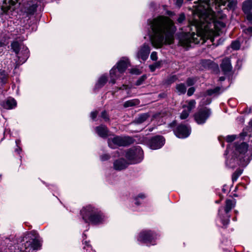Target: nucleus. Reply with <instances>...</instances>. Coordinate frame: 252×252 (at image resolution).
I'll list each match as a JSON object with an SVG mask.
<instances>
[{
  "label": "nucleus",
  "instance_id": "21",
  "mask_svg": "<svg viewBox=\"0 0 252 252\" xmlns=\"http://www.w3.org/2000/svg\"><path fill=\"white\" fill-rule=\"evenodd\" d=\"M220 67L224 73L230 71L232 69V66L230 59L229 58L224 59L220 65Z\"/></svg>",
  "mask_w": 252,
  "mask_h": 252
},
{
  "label": "nucleus",
  "instance_id": "20",
  "mask_svg": "<svg viewBox=\"0 0 252 252\" xmlns=\"http://www.w3.org/2000/svg\"><path fill=\"white\" fill-rule=\"evenodd\" d=\"M128 165V163L123 158L115 161L114 163V167L117 170L125 169Z\"/></svg>",
  "mask_w": 252,
  "mask_h": 252
},
{
  "label": "nucleus",
  "instance_id": "25",
  "mask_svg": "<svg viewBox=\"0 0 252 252\" xmlns=\"http://www.w3.org/2000/svg\"><path fill=\"white\" fill-rule=\"evenodd\" d=\"M107 81V77L106 76H105L104 75H102L98 79L97 82L96 83V84L95 85V88L97 89L101 88L105 84Z\"/></svg>",
  "mask_w": 252,
  "mask_h": 252
},
{
  "label": "nucleus",
  "instance_id": "13",
  "mask_svg": "<svg viewBox=\"0 0 252 252\" xmlns=\"http://www.w3.org/2000/svg\"><path fill=\"white\" fill-rule=\"evenodd\" d=\"M211 114L210 109L205 108L199 110L194 116L195 120L198 124H203Z\"/></svg>",
  "mask_w": 252,
  "mask_h": 252
},
{
  "label": "nucleus",
  "instance_id": "41",
  "mask_svg": "<svg viewBox=\"0 0 252 252\" xmlns=\"http://www.w3.org/2000/svg\"><path fill=\"white\" fill-rule=\"evenodd\" d=\"M83 244L84 245V249H86V251L92 250L91 247L90 245L89 244V243L87 241L83 242Z\"/></svg>",
  "mask_w": 252,
  "mask_h": 252
},
{
  "label": "nucleus",
  "instance_id": "45",
  "mask_svg": "<svg viewBox=\"0 0 252 252\" xmlns=\"http://www.w3.org/2000/svg\"><path fill=\"white\" fill-rule=\"evenodd\" d=\"M202 63L204 66H206V65H208V67H209L210 65H212L213 64V63L210 60L204 61Z\"/></svg>",
  "mask_w": 252,
  "mask_h": 252
},
{
  "label": "nucleus",
  "instance_id": "24",
  "mask_svg": "<svg viewBox=\"0 0 252 252\" xmlns=\"http://www.w3.org/2000/svg\"><path fill=\"white\" fill-rule=\"evenodd\" d=\"M225 203L226 204L224 211L225 213L227 214L234 207L235 202L232 200L227 199L226 200Z\"/></svg>",
  "mask_w": 252,
  "mask_h": 252
},
{
  "label": "nucleus",
  "instance_id": "54",
  "mask_svg": "<svg viewBox=\"0 0 252 252\" xmlns=\"http://www.w3.org/2000/svg\"><path fill=\"white\" fill-rule=\"evenodd\" d=\"M235 172L237 173V174L240 176L242 173V170L239 169L237 170Z\"/></svg>",
  "mask_w": 252,
  "mask_h": 252
},
{
  "label": "nucleus",
  "instance_id": "12",
  "mask_svg": "<svg viewBox=\"0 0 252 252\" xmlns=\"http://www.w3.org/2000/svg\"><path fill=\"white\" fill-rule=\"evenodd\" d=\"M20 3V0H3L1 10L4 13L13 11Z\"/></svg>",
  "mask_w": 252,
  "mask_h": 252
},
{
  "label": "nucleus",
  "instance_id": "27",
  "mask_svg": "<svg viewBox=\"0 0 252 252\" xmlns=\"http://www.w3.org/2000/svg\"><path fill=\"white\" fill-rule=\"evenodd\" d=\"M176 90L179 94H184L186 92L187 88L185 85L183 83H180L176 85Z\"/></svg>",
  "mask_w": 252,
  "mask_h": 252
},
{
  "label": "nucleus",
  "instance_id": "15",
  "mask_svg": "<svg viewBox=\"0 0 252 252\" xmlns=\"http://www.w3.org/2000/svg\"><path fill=\"white\" fill-rule=\"evenodd\" d=\"M175 134L180 138H185L188 137L190 133V128L185 125H180L174 131Z\"/></svg>",
  "mask_w": 252,
  "mask_h": 252
},
{
  "label": "nucleus",
  "instance_id": "3",
  "mask_svg": "<svg viewBox=\"0 0 252 252\" xmlns=\"http://www.w3.org/2000/svg\"><path fill=\"white\" fill-rule=\"evenodd\" d=\"M40 246L36 236L32 233L13 239L7 246L10 252H35L40 249Z\"/></svg>",
  "mask_w": 252,
  "mask_h": 252
},
{
  "label": "nucleus",
  "instance_id": "22",
  "mask_svg": "<svg viewBox=\"0 0 252 252\" xmlns=\"http://www.w3.org/2000/svg\"><path fill=\"white\" fill-rule=\"evenodd\" d=\"M16 100L12 98H9L6 101L1 103L2 107L7 109H10L16 106Z\"/></svg>",
  "mask_w": 252,
  "mask_h": 252
},
{
  "label": "nucleus",
  "instance_id": "35",
  "mask_svg": "<svg viewBox=\"0 0 252 252\" xmlns=\"http://www.w3.org/2000/svg\"><path fill=\"white\" fill-rule=\"evenodd\" d=\"M147 77L146 75H143L141 76L136 82V85L137 86L140 85L142 84L143 82L146 79Z\"/></svg>",
  "mask_w": 252,
  "mask_h": 252
},
{
  "label": "nucleus",
  "instance_id": "52",
  "mask_svg": "<svg viewBox=\"0 0 252 252\" xmlns=\"http://www.w3.org/2000/svg\"><path fill=\"white\" fill-rule=\"evenodd\" d=\"M20 143V141L19 140H16V144L17 147H18V149H16L15 150V151L18 153H19V152L21 151V149L20 147H19V146H18V145Z\"/></svg>",
  "mask_w": 252,
  "mask_h": 252
},
{
  "label": "nucleus",
  "instance_id": "11",
  "mask_svg": "<svg viewBox=\"0 0 252 252\" xmlns=\"http://www.w3.org/2000/svg\"><path fill=\"white\" fill-rule=\"evenodd\" d=\"M155 238V235L151 231L144 230L141 231L138 237V241L145 243L147 245H154L153 241Z\"/></svg>",
  "mask_w": 252,
  "mask_h": 252
},
{
  "label": "nucleus",
  "instance_id": "28",
  "mask_svg": "<svg viewBox=\"0 0 252 252\" xmlns=\"http://www.w3.org/2000/svg\"><path fill=\"white\" fill-rule=\"evenodd\" d=\"M8 78V74L4 70L0 71V83L2 84H5Z\"/></svg>",
  "mask_w": 252,
  "mask_h": 252
},
{
  "label": "nucleus",
  "instance_id": "40",
  "mask_svg": "<svg viewBox=\"0 0 252 252\" xmlns=\"http://www.w3.org/2000/svg\"><path fill=\"white\" fill-rule=\"evenodd\" d=\"M146 196L144 194H143V193H140L139 194L137 197L136 198V201H135V204H137V205H139L140 204V202L138 201V199L139 198H145Z\"/></svg>",
  "mask_w": 252,
  "mask_h": 252
},
{
  "label": "nucleus",
  "instance_id": "1",
  "mask_svg": "<svg viewBox=\"0 0 252 252\" xmlns=\"http://www.w3.org/2000/svg\"><path fill=\"white\" fill-rule=\"evenodd\" d=\"M195 7V15L190 23V30L194 32H181L179 35V43L184 47L190 44L203 43L206 39L213 42L215 36L223 33L226 26V15L221 12L220 7L227 4L230 9L236 5L231 0H199Z\"/></svg>",
  "mask_w": 252,
  "mask_h": 252
},
{
  "label": "nucleus",
  "instance_id": "23",
  "mask_svg": "<svg viewBox=\"0 0 252 252\" xmlns=\"http://www.w3.org/2000/svg\"><path fill=\"white\" fill-rule=\"evenodd\" d=\"M149 117L148 113H144L140 115L134 121V124H140L145 122Z\"/></svg>",
  "mask_w": 252,
  "mask_h": 252
},
{
  "label": "nucleus",
  "instance_id": "18",
  "mask_svg": "<svg viewBox=\"0 0 252 252\" xmlns=\"http://www.w3.org/2000/svg\"><path fill=\"white\" fill-rule=\"evenodd\" d=\"M165 140L162 136H158L151 139L150 147L151 149L157 150L160 148L164 144Z\"/></svg>",
  "mask_w": 252,
  "mask_h": 252
},
{
  "label": "nucleus",
  "instance_id": "33",
  "mask_svg": "<svg viewBox=\"0 0 252 252\" xmlns=\"http://www.w3.org/2000/svg\"><path fill=\"white\" fill-rule=\"evenodd\" d=\"M185 20V15L184 13L179 14L178 18L177 19V23L179 24L182 23Z\"/></svg>",
  "mask_w": 252,
  "mask_h": 252
},
{
  "label": "nucleus",
  "instance_id": "9",
  "mask_svg": "<svg viewBox=\"0 0 252 252\" xmlns=\"http://www.w3.org/2000/svg\"><path fill=\"white\" fill-rule=\"evenodd\" d=\"M126 157L129 163L135 164L139 163L143 159V152L139 146H135L129 149L126 154Z\"/></svg>",
  "mask_w": 252,
  "mask_h": 252
},
{
  "label": "nucleus",
  "instance_id": "31",
  "mask_svg": "<svg viewBox=\"0 0 252 252\" xmlns=\"http://www.w3.org/2000/svg\"><path fill=\"white\" fill-rule=\"evenodd\" d=\"M161 65V62H158L155 63L150 65L149 66V68L151 71L153 72L154 71L156 68H159L160 67Z\"/></svg>",
  "mask_w": 252,
  "mask_h": 252
},
{
  "label": "nucleus",
  "instance_id": "4",
  "mask_svg": "<svg viewBox=\"0 0 252 252\" xmlns=\"http://www.w3.org/2000/svg\"><path fill=\"white\" fill-rule=\"evenodd\" d=\"M248 145L244 142H235L229 144L226 152L234 154L240 158V163L242 167L247 166L251 160V156L246 154Z\"/></svg>",
  "mask_w": 252,
  "mask_h": 252
},
{
  "label": "nucleus",
  "instance_id": "19",
  "mask_svg": "<svg viewBox=\"0 0 252 252\" xmlns=\"http://www.w3.org/2000/svg\"><path fill=\"white\" fill-rule=\"evenodd\" d=\"M95 130L97 135L102 138H106L108 135L109 130L104 125L96 126L95 128Z\"/></svg>",
  "mask_w": 252,
  "mask_h": 252
},
{
  "label": "nucleus",
  "instance_id": "57",
  "mask_svg": "<svg viewBox=\"0 0 252 252\" xmlns=\"http://www.w3.org/2000/svg\"><path fill=\"white\" fill-rule=\"evenodd\" d=\"M3 44V43H2V42H0V47L2 46Z\"/></svg>",
  "mask_w": 252,
  "mask_h": 252
},
{
  "label": "nucleus",
  "instance_id": "50",
  "mask_svg": "<svg viewBox=\"0 0 252 252\" xmlns=\"http://www.w3.org/2000/svg\"><path fill=\"white\" fill-rule=\"evenodd\" d=\"M97 115V111H93L91 113V117L93 120H94V119L96 117Z\"/></svg>",
  "mask_w": 252,
  "mask_h": 252
},
{
  "label": "nucleus",
  "instance_id": "37",
  "mask_svg": "<svg viewBox=\"0 0 252 252\" xmlns=\"http://www.w3.org/2000/svg\"><path fill=\"white\" fill-rule=\"evenodd\" d=\"M195 81H196L194 78H188V80H187V84L188 86H191L194 85Z\"/></svg>",
  "mask_w": 252,
  "mask_h": 252
},
{
  "label": "nucleus",
  "instance_id": "44",
  "mask_svg": "<svg viewBox=\"0 0 252 252\" xmlns=\"http://www.w3.org/2000/svg\"><path fill=\"white\" fill-rule=\"evenodd\" d=\"M174 1L175 5L177 6L180 7L183 3L184 0H174Z\"/></svg>",
  "mask_w": 252,
  "mask_h": 252
},
{
  "label": "nucleus",
  "instance_id": "2",
  "mask_svg": "<svg viewBox=\"0 0 252 252\" xmlns=\"http://www.w3.org/2000/svg\"><path fill=\"white\" fill-rule=\"evenodd\" d=\"M151 30L150 39L152 45L157 48L164 44H171L174 40L176 30L173 21L165 16H159L148 21Z\"/></svg>",
  "mask_w": 252,
  "mask_h": 252
},
{
  "label": "nucleus",
  "instance_id": "16",
  "mask_svg": "<svg viewBox=\"0 0 252 252\" xmlns=\"http://www.w3.org/2000/svg\"><path fill=\"white\" fill-rule=\"evenodd\" d=\"M150 47L148 44H144L138 50L136 56L139 59L142 61H146L149 57Z\"/></svg>",
  "mask_w": 252,
  "mask_h": 252
},
{
  "label": "nucleus",
  "instance_id": "51",
  "mask_svg": "<svg viewBox=\"0 0 252 252\" xmlns=\"http://www.w3.org/2000/svg\"><path fill=\"white\" fill-rule=\"evenodd\" d=\"M177 79V77L175 75H173L171 76L169 78V81L170 83H172L174 82Z\"/></svg>",
  "mask_w": 252,
  "mask_h": 252
},
{
  "label": "nucleus",
  "instance_id": "32",
  "mask_svg": "<svg viewBox=\"0 0 252 252\" xmlns=\"http://www.w3.org/2000/svg\"><path fill=\"white\" fill-rule=\"evenodd\" d=\"M231 48L234 50H238L239 49L240 47V42L239 41L236 40L232 42Z\"/></svg>",
  "mask_w": 252,
  "mask_h": 252
},
{
  "label": "nucleus",
  "instance_id": "5",
  "mask_svg": "<svg viewBox=\"0 0 252 252\" xmlns=\"http://www.w3.org/2000/svg\"><path fill=\"white\" fill-rule=\"evenodd\" d=\"M81 215L86 222L94 224L102 223L106 220L105 216L99 209L91 205L84 207L81 210Z\"/></svg>",
  "mask_w": 252,
  "mask_h": 252
},
{
  "label": "nucleus",
  "instance_id": "56",
  "mask_svg": "<svg viewBox=\"0 0 252 252\" xmlns=\"http://www.w3.org/2000/svg\"><path fill=\"white\" fill-rule=\"evenodd\" d=\"M224 80H225V77H220L219 78V80L220 81H224Z\"/></svg>",
  "mask_w": 252,
  "mask_h": 252
},
{
  "label": "nucleus",
  "instance_id": "14",
  "mask_svg": "<svg viewBox=\"0 0 252 252\" xmlns=\"http://www.w3.org/2000/svg\"><path fill=\"white\" fill-rule=\"evenodd\" d=\"M226 153L228 156L226 158L225 164L228 168L233 169L238 166H242L240 163V158L238 157H236L233 154Z\"/></svg>",
  "mask_w": 252,
  "mask_h": 252
},
{
  "label": "nucleus",
  "instance_id": "48",
  "mask_svg": "<svg viewBox=\"0 0 252 252\" xmlns=\"http://www.w3.org/2000/svg\"><path fill=\"white\" fill-rule=\"evenodd\" d=\"M239 175L237 174V173L234 172L232 175V179L233 182L236 181L238 178L239 177Z\"/></svg>",
  "mask_w": 252,
  "mask_h": 252
},
{
  "label": "nucleus",
  "instance_id": "42",
  "mask_svg": "<svg viewBox=\"0 0 252 252\" xmlns=\"http://www.w3.org/2000/svg\"><path fill=\"white\" fill-rule=\"evenodd\" d=\"M150 58L151 60L153 61H157L158 59L157 53L156 52H153L151 54Z\"/></svg>",
  "mask_w": 252,
  "mask_h": 252
},
{
  "label": "nucleus",
  "instance_id": "10",
  "mask_svg": "<svg viewBox=\"0 0 252 252\" xmlns=\"http://www.w3.org/2000/svg\"><path fill=\"white\" fill-rule=\"evenodd\" d=\"M243 10L247 14V20L250 26L244 30L246 36L251 37L252 36V0H248L243 3Z\"/></svg>",
  "mask_w": 252,
  "mask_h": 252
},
{
  "label": "nucleus",
  "instance_id": "36",
  "mask_svg": "<svg viewBox=\"0 0 252 252\" xmlns=\"http://www.w3.org/2000/svg\"><path fill=\"white\" fill-rule=\"evenodd\" d=\"M101 117L106 122L108 121L109 120V117L105 111H103L102 112L101 114Z\"/></svg>",
  "mask_w": 252,
  "mask_h": 252
},
{
  "label": "nucleus",
  "instance_id": "53",
  "mask_svg": "<svg viewBox=\"0 0 252 252\" xmlns=\"http://www.w3.org/2000/svg\"><path fill=\"white\" fill-rule=\"evenodd\" d=\"M127 88H128V86L123 85V86L122 87L119 88V90H124V89L126 90Z\"/></svg>",
  "mask_w": 252,
  "mask_h": 252
},
{
  "label": "nucleus",
  "instance_id": "49",
  "mask_svg": "<svg viewBox=\"0 0 252 252\" xmlns=\"http://www.w3.org/2000/svg\"><path fill=\"white\" fill-rule=\"evenodd\" d=\"M239 175L237 174V173L234 172L232 175V179L233 182L236 181L238 178L239 177Z\"/></svg>",
  "mask_w": 252,
  "mask_h": 252
},
{
  "label": "nucleus",
  "instance_id": "7",
  "mask_svg": "<svg viewBox=\"0 0 252 252\" xmlns=\"http://www.w3.org/2000/svg\"><path fill=\"white\" fill-rule=\"evenodd\" d=\"M129 64L128 59L124 58L121 60L117 63V67H114L110 71V82L114 84L116 79H118L121 74H123Z\"/></svg>",
  "mask_w": 252,
  "mask_h": 252
},
{
  "label": "nucleus",
  "instance_id": "6",
  "mask_svg": "<svg viewBox=\"0 0 252 252\" xmlns=\"http://www.w3.org/2000/svg\"><path fill=\"white\" fill-rule=\"evenodd\" d=\"M13 51L17 54L18 60L16 62L18 65L24 63L29 56V51L27 47L18 41H13L11 44Z\"/></svg>",
  "mask_w": 252,
  "mask_h": 252
},
{
  "label": "nucleus",
  "instance_id": "47",
  "mask_svg": "<svg viewBox=\"0 0 252 252\" xmlns=\"http://www.w3.org/2000/svg\"><path fill=\"white\" fill-rule=\"evenodd\" d=\"M130 73L135 74H139L140 73V71L138 69L134 68L130 70Z\"/></svg>",
  "mask_w": 252,
  "mask_h": 252
},
{
  "label": "nucleus",
  "instance_id": "8",
  "mask_svg": "<svg viewBox=\"0 0 252 252\" xmlns=\"http://www.w3.org/2000/svg\"><path fill=\"white\" fill-rule=\"evenodd\" d=\"M133 142V139L129 136H114L108 139V146L112 149H115L119 146H126L132 144Z\"/></svg>",
  "mask_w": 252,
  "mask_h": 252
},
{
  "label": "nucleus",
  "instance_id": "29",
  "mask_svg": "<svg viewBox=\"0 0 252 252\" xmlns=\"http://www.w3.org/2000/svg\"><path fill=\"white\" fill-rule=\"evenodd\" d=\"M220 88L219 87H217L214 88V89H210V90H207L206 92V94L210 96V95H212L213 94H217L218 93H219V92L220 91Z\"/></svg>",
  "mask_w": 252,
  "mask_h": 252
},
{
  "label": "nucleus",
  "instance_id": "43",
  "mask_svg": "<svg viewBox=\"0 0 252 252\" xmlns=\"http://www.w3.org/2000/svg\"><path fill=\"white\" fill-rule=\"evenodd\" d=\"M195 91V89L194 87H191L189 89L187 93V94L188 96H191L193 94Z\"/></svg>",
  "mask_w": 252,
  "mask_h": 252
},
{
  "label": "nucleus",
  "instance_id": "30",
  "mask_svg": "<svg viewBox=\"0 0 252 252\" xmlns=\"http://www.w3.org/2000/svg\"><path fill=\"white\" fill-rule=\"evenodd\" d=\"M222 210V208H220L219 210V215L220 216V219H221V222L223 224V225H227L229 222V216H227V218L225 219H223V218H221V217L220 216V211H221Z\"/></svg>",
  "mask_w": 252,
  "mask_h": 252
},
{
  "label": "nucleus",
  "instance_id": "39",
  "mask_svg": "<svg viewBox=\"0 0 252 252\" xmlns=\"http://www.w3.org/2000/svg\"><path fill=\"white\" fill-rule=\"evenodd\" d=\"M36 6L35 5H32V6H31L30 7L28 12L30 14H33L34 13V12L36 11Z\"/></svg>",
  "mask_w": 252,
  "mask_h": 252
},
{
  "label": "nucleus",
  "instance_id": "17",
  "mask_svg": "<svg viewBox=\"0 0 252 252\" xmlns=\"http://www.w3.org/2000/svg\"><path fill=\"white\" fill-rule=\"evenodd\" d=\"M187 105L183 106L184 110L180 115V118L182 120L186 119L189 115L191 110L195 107L196 102L194 100H190L186 102Z\"/></svg>",
  "mask_w": 252,
  "mask_h": 252
},
{
  "label": "nucleus",
  "instance_id": "38",
  "mask_svg": "<svg viewBox=\"0 0 252 252\" xmlns=\"http://www.w3.org/2000/svg\"><path fill=\"white\" fill-rule=\"evenodd\" d=\"M236 138L235 135H228L226 137L225 140L228 142H231L234 140Z\"/></svg>",
  "mask_w": 252,
  "mask_h": 252
},
{
  "label": "nucleus",
  "instance_id": "55",
  "mask_svg": "<svg viewBox=\"0 0 252 252\" xmlns=\"http://www.w3.org/2000/svg\"><path fill=\"white\" fill-rule=\"evenodd\" d=\"M176 125V122H173L172 123L170 124L169 125V126L170 127H174Z\"/></svg>",
  "mask_w": 252,
  "mask_h": 252
},
{
  "label": "nucleus",
  "instance_id": "46",
  "mask_svg": "<svg viewBox=\"0 0 252 252\" xmlns=\"http://www.w3.org/2000/svg\"><path fill=\"white\" fill-rule=\"evenodd\" d=\"M110 157L108 155L104 154L101 156L100 159L102 161H105L109 158Z\"/></svg>",
  "mask_w": 252,
  "mask_h": 252
},
{
  "label": "nucleus",
  "instance_id": "26",
  "mask_svg": "<svg viewBox=\"0 0 252 252\" xmlns=\"http://www.w3.org/2000/svg\"><path fill=\"white\" fill-rule=\"evenodd\" d=\"M139 103H140L139 100L137 99L129 100L126 101L124 103V106L125 108H127V107H131V106L138 105L139 104Z\"/></svg>",
  "mask_w": 252,
  "mask_h": 252
},
{
  "label": "nucleus",
  "instance_id": "34",
  "mask_svg": "<svg viewBox=\"0 0 252 252\" xmlns=\"http://www.w3.org/2000/svg\"><path fill=\"white\" fill-rule=\"evenodd\" d=\"M211 102V99L209 97H205L201 100L200 103L202 105L209 104Z\"/></svg>",
  "mask_w": 252,
  "mask_h": 252
}]
</instances>
